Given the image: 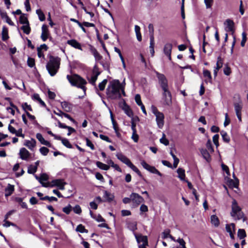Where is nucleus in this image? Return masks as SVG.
<instances>
[{
  "instance_id": "1",
  "label": "nucleus",
  "mask_w": 248,
  "mask_h": 248,
  "mask_svg": "<svg viewBox=\"0 0 248 248\" xmlns=\"http://www.w3.org/2000/svg\"><path fill=\"white\" fill-rule=\"evenodd\" d=\"M124 87L118 80L110 81L107 89V94L111 99H118L121 97V93L125 96Z\"/></svg>"
},
{
  "instance_id": "2",
  "label": "nucleus",
  "mask_w": 248,
  "mask_h": 248,
  "mask_svg": "<svg viewBox=\"0 0 248 248\" xmlns=\"http://www.w3.org/2000/svg\"><path fill=\"white\" fill-rule=\"evenodd\" d=\"M61 59L58 57L50 56L46 64V69L51 76H55L57 73L60 65Z\"/></svg>"
},
{
  "instance_id": "3",
  "label": "nucleus",
  "mask_w": 248,
  "mask_h": 248,
  "mask_svg": "<svg viewBox=\"0 0 248 248\" xmlns=\"http://www.w3.org/2000/svg\"><path fill=\"white\" fill-rule=\"evenodd\" d=\"M232 211L231 216L235 220H240L244 217V214L242 211L241 208L238 205L235 200H233L232 202Z\"/></svg>"
},
{
  "instance_id": "4",
  "label": "nucleus",
  "mask_w": 248,
  "mask_h": 248,
  "mask_svg": "<svg viewBox=\"0 0 248 248\" xmlns=\"http://www.w3.org/2000/svg\"><path fill=\"white\" fill-rule=\"evenodd\" d=\"M67 78L73 86H77L82 89L84 93H85L86 89L84 85L86 84L87 82L84 79L76 75L73 76L67 75Z\"/></svg>"
},
{
  "instance_id": "5",
  "label": "nucleus",
  "mask_w": 248,
  "mask_h": 248,
  "mask_svg": "<svg viewBox=\"0 0 248 248\" xmlns=\"http://www.w3.org/2000/svg\"><path fill=\"white\" fill-rule=\"evenodd\" d=\"M130 199L133 205L136 207L144 202V199L141 196L134 192L131 194Z\"/></svg>"
},
{
  "instance_id": "6",
  "label": "nucleus",
  "mask_w": 248,
  "mask_h": 248,
  "mask_svg": "<svg viewBox=\"0 0 248 248\" xmlns=\"http://www.w3.org/2000/svg\"><path fill=\"white\" fill-rule=\"evenodd\" d=\"M162 100L165 105L169 106L171 104V95L169 88L162 90Z\"/></svg>"
},
{
  "instance_id": "7",
  "label": "nucleus",
  "mask_w": 248,
  "mask_h": 248,
  "mask_svg": "<svg viewBox=\"0 0 248 248\" xmlns=\"http://www.w3.org/2000/svg\"><path fill=\"white\" fill-rule=\"evenodd\" d=\"M155 73L159 81V83L160 84L162 89L163 90L169 88L168 81L165 76L163 74H160L157 72H156Z\"/></svg>"
},
{
  "instance_id": "8",
  "label": "nucleus",
  "mask_w": 248,
  "mask_h": 248,
  "mask_svg": "<svg viewBox=\"0 0 248 248\" xmlns=\"http://www.w3.org/2000/svg\"><path fill=\"white\" fill-rule=\"evenodd\" d=\"M141 165L145 169L150 172L156 174L160 176H162L161 173L155 167L149 165L145 161H141Z\"/></svg>"
},
{
  "instance_id": "9",
  "label": "nucleus",
  "mask_w": 248,
  "mask_h": 248,
  "mask_svg": "<svg viewBox=\"0 0 248 248\" xmlns=\"http://www.w3.org/2000/svg\"><path fill=\"white\" fill-rule=\"evenodd\" d=\"M66 185V183L64 182L62 179H56L51 181L50 187L57 186L60 190L64 189V186Z\"/></svg>"
},
{
  "instance_id": "10",
  "label": "nucleus",
  "mask_w": 248,
  "mask_h": 248,
  "mask_svg": "<svg viewBox=\"0 0 248 248\" xmlns=\"http://www.w3.org/2000/svg\"><path fill=\"white\" fill-rule=\"evenodd\" d=\"M225 229L227 232L229 233L230 236L232 239H234V234L235 232V225L232 223L226 225Z\"/></svg>"
},
{
  "instance_id": "11",
  "label": "nucleus",
  "mask_w": 248,
  "mask_h": 248,
  "mask_svg": "<svg viewBox=\"0 0 248 248\" xmlns=\"http://www.w3.org/2000/svg\"><path fill=\"white\" fill-rule=\"evenodd\" d=\"M225 30L226 32H231L232 33L234 31V22L232 20L228 19L224 22Z\"/></svg>"
},
{
  "instance_id": "12",
  "label": "nucleus",
  "mask_w": 248,
  "mask_h": 248,
  "mask_svg": "<svg viewBox=\"0 0 248 248\" xmlns=\"http://www.w3.org/2000/svg\"><path fill=\"white\" fill-rule=\"evenodd\" d=\"M49 36V33L47 26L46 25H43L42 27V34L41 38L43 41H46Z\"/></svg>"
},
{
  "instance_id": "13",
  "label": "nucleus",
  "mask_w": 248,
  "mask_h": 248,
  "mask_svg": "<svg viewBox=\"0 0 248 248\" xmlns=\"http://www.w3.org/2000/svg\"><path fill=\"white\" fill-rule=\"evenodd\" d=\"M155 117L156 121L158 127L159 128H162L164 125V114L162 112L157 113V115H155Z\"/></svg>"
},
{
  "instance_id": "14",
  "label": "nucleus",
  "mask_w": 248,
  "mask_h": 248,
  "mask_svg": "<svg viewBox=\"0 0 248 248\" xmlns=\"http://www.w3.org/2000/svg\"><path fill=\"white\" fill-rule=\"evenodd\" d=\"M172 46L170 43L165 44L164 47L163 51L164 54L168 57L170 60H171V52Z\"/></svg>"
},
{
  "instance_id": "15",
  "label": "nucleus",
  "mask_w": 248,
  "mask_h": 248,
  "mask_svg": "<svg viewBox=\"0 0 248 248\" xmlns=\"http://www.w3.org/2000/svg\"><path fill=\"white\" fill-rule=\"evenodd\" d=\"M100 73L98 71V69L95 66L93 68V76L91 79L89 80V82L93 85H95V81L97 79L98 76L100 75Z\"/></svg>"
},
{
  "instance_id": "16",
  "label": "nucleus",
  "mask_w": 248,
  "mask_h": 248,
  "mask_svg": "<svg viewBox=\"0 0 248 248\" xmlns=\"http://www.w3.org/2000/svg\"><path fill=\"white\" fill-rule=\"evenodd\" d=\"M19 155L20 158L23 160H27L31 155L29 152L25 148L20 149Z\"/></svg>"
},
{
  "instance_id": "17",
  "label": "nucleus",
  "mask_w": 248,
  "mask_h": 248,
  "mask_svg": "<svg viewBox=\"0 0 248 248\" xmlns=\"http://www.w3.org/2000/svg\"><path fill=\"white\" fill-rule=\"evenodd\" d=\"M116 156L118 159L121 160L124 163L127 165L128 167L131 163L130 160L127 157H126L121 153L117 154Z\"/></svg>"
},
{
  "instance_id": "18",
  "label": "nucleus",
  "mask_w": 248,
  "mask_h": 248,
  "mask_svg": "<svg viewBox=\"0 0 248 248\" xmlns=\"http://www.w3.org/2000/svg\"><path fill=\"white\" fill-rule=\"evenodd\" d=\"M187 185L189 190V192L191 193L194 197L196 201L198 202L199 201V196L197 194L196 189L193 187L191 183L188 181H187Z\"/></svg>"
},
{
  "instance_id": "19",
  "label": "nucleus",
  "mask_w": 248,
  "mask_h": 248,
  "mask_svg": "<svg viewBox=\"0 0 248 248\" xmlns=\"http://www.w3.org/2000/svg\"><path fill=\"white\" fill-rule=\"evenodd\" d=\"M48 176L46 173H43L40 176V183L44 187H49L50 186V183H44L43 181H47Z\"/></svg>"
},
{
  "instance_id": "20",
  "label": "nucleus",
  "mask_w": 248,
  "mask_h": 248,
  "mask_svg": "<svg viewBox=\"0 0 248 248\" xmlns=\"http://www.w3.org/2000/svg\"><path fill=\"white\" fill-rule=\"evenodd\" d=\"M15 190V186L14 185L8 184L7 186L5 189V196L7 197L12 194Z\"/></svg>"
},
{
  "instance_id": "21",
  "label": "nucleus",
  "mask_w": 248,
  "mask_h": 248,
  "mask_svg": "<svg viewBox=\"0 0 248 248\" xmlns=\"http://www.w3.org/2000/svg\"><path fill=\"white\" fill-rule=\"evenodd\" d=\"M67 43L75 48L82 50L80 44L75 39L68 40Z\"/></svg>"
},
{
  "instance_id": "22",
  "label": "nucleus",
  "mask_w": 248,
  "mask_h": 248,
  "mask_svg": "<svg viewBox=\"0 0 248 248\" xmlns=\"http://www.w3.org/2000/svg\"><path fill=\"white\" fill-rule=\"evenodd\" d=\"M36 138L41 143V144L46 145L48 147L51 146V144L47 140H46L40 133H37L36 135Z\"/></svg>"
},
{
  "instance_id": "23",
  "label": "nucleus",
  "mask_w": 248,
  "mask_h": 248,
  "mask_svg": "<svg viewBox=\"0 0 248 248\" xmlns=\"http://www.w3.org/2000/svg\"><path fill=\"white\" fill-rule=\"evenodd\" d=\"M61 106L62 109L66 112H70L72 110V105L67 102L64 101L61 103Z\"/></svg>"
},
{
  "instance_id": "24",
  "label": "nucleus",
  "mask_w": 248,
  "mask_h": 248,
  "mask_svg": "<svg viewBox=\"0 0 248 248\" xmlns=\"http://www.w3.org/2000/svg\"><path fill=\"white\" fill-rule=\"evenodd\" d=\"M201 153L203 157L206 160L207 162H209L211 161V158L210 154L209 152L207 151L206 149H201Z\"/></svg>"
},
{
  "instance_id": "25",
  "label": "nucleus",
  "mask_w": 248,
  "mask_h": 248,
  "mask_svg": "<svg viewBox=\"0 0 248 248\" xmlns=\"http://www.w3.org/2000/svg\"><path fill=\"white\" fill-rule=\"evenodd\" d=\"M135 237L138 243L142 242V244L148 245V240L146 236L138 235L135 234Z\"/></svg>"
},
{
  "instance_id": "26",
  "label": "nucleus",
  "mask_w": 248,
  "mask_h": 248,
  "mask_svg": "<svg viewBox=\"0 0 248 248\" xmlns=\"http://www.w3.org/2000/svg\"><path fill=\"white\" fill-rule=\"evenodd\" d=\"M178 177L183 181H185V170L182 168H178L177 170Z\"/></svg>"
},
{
  "instance_id": "27",
  "label": "nucleus",
  "mask_w": 248,
  "mask_h": 248,
  "mask_svg": "<svg viewBox=\"0 0 248 248\" xmlns=\"http://www.w3.org/2000/svg\"><path fill=\"white\" fill-rule=\"evenodd\" d=\"M36 145V141L34 139L30 140H26L24 143V145L28 147L30 150H32Z\"/></svg>"
},
{
  "instance_id": "28",
  "label": "nucleus",
  "mask_w": 248,
  "mask_h": 248,
  "mask_svg": "<svg viewBox=\"0 0 248 248\" xmlns=\"http://www.w3.org/2000/svg\"><path fill=\"white\" fill-rule=\"evenodd\" d=\"M211 222L212 225L217 227L219 225V221L218 217L216 215H212L211 217Z\"/></svg>"
},
{
  "instance_id": "29",
  "label": "nucleus",
  "mask_w": 248,
  "mask_h": 248,
  "mask_svg": "<svg viewBox=\"0 0 248 248\" xmlns=\"http://www.w3.org/2000/svg\"><path fill=\"white\" fill-rule=\"evenodd\" d=\"M234 110L236 114L241 113L242 105L241 103H235L234 104Z\"/></svg>"
},
{
  "instance_id": "30",
  "label": "nucleus",
  "mask_w": 248,
  "mask_h": 248,
  "mask_svg": "<svg viewBox=\"0 0 248 248\" xmlns=\"http://www.w3.org/2000/svg\"><path fill=\"white\" fill-rule=\"evenodd\" d=\"M96 166L100 169L103 170H108L109 169V166L101 162L97 161L96 163Z\"/></svg>"
},
{
  "instance_id": "31",
  "label": "nucleus",
  "mask_w": 248,
  "mask_h": 248,
  "mask_svg": "<svg viewBox=\"0 0 248 248\" xmlns=\"http://www.w3.org/2000/svg\"><path fill=\"white\" fill-rule=\"evenodd\" d=\"M170 154L171 155L174 160L173 168H176L177 167V165L179 163V159L176 156V155L173 154L172 151H170Z\"/></svg>"
},
{
  "instance_id": "32",
  "label": "nucleus",
  "mask_w": 248,
  "mask_h": 248,
  "mask_svg": "<svg viewBox=\"0 0 248 248\" xmlns=\"http://www.w3.org/2000/svg\"><path fill=\"white\" fill-rule=\"evenodd\" d=\"M203 75H204V77L206 78V79L205 80L206 82H211V81L212 77H211V75L209 71L207 70H204Z\"/></svg>"
},
{
  "instance_id": "33",
  "label": "nucleus",
  "mask_w": 248,
  "mask_h": 248,
  "mask_svg": "<svg viewBox=\"0 0 248 248\" xmlns=\"http://www.w3.org/2000/svg\"><path fill=\"white\" fill-rule=\"evenodd\" d=\"M137 222L136 221L129 222L127 224L128 228L131 231H134L137 230Z\"/></svg>"
},
{
  "instance_id": "34",
  "label": "nucleus",
  "mask_w": 248,
  "mask_h": 248,
  "mask_svg": "<svg viewBox=\"0 0 248 248\" xmlns=\"http://www.w3.org/2000/svg\"><path fill=\"white\" fill-rule=\"evenodd\" d=\"M220 134L222 137L223 140L224 141L228 143L230 140V139L229 136L228 135L226 132L224 131H221L220 132Z\"/></svg>"
},
{
  "instance_id": "35",
  "label": "nucleus",
  "mask_w": 248,
  "mask_h": 248,
  "mask_svg": "<svg viewBox=\"0 0 248 248\" xmlns=\"http://www.w3.org/2000/svg\"><path fill=\"white\" fill-rule=\"evenodd\" d=\"M237 236L240 239L244 238L246 236V233L245 230L239 229L238 230Z\"/></svg>"
},
{
  "instance_id": "36",
  "label": "nucleus",
  "mask_w": 248,
  "mask_h": 248,
  "mask_svg": "<svg viewBox=\"0 0 248 248\" xmlns=\"http://www.w3.org/2000/svg\"><path fill=\"white\" fill-rule=\"evenodd\" d=\"M104 198L108 202H111L113 200L114 196L110 193L107 191H104Z\"/></svg>"
},
{
  "instance_id": "37",
  "label": "nucleus",
  "mask_w": 248,
  "mask_h": 248,
  "mask_svg": "<svg viewBox=\"0 0 248 248\" xmlns=\"http://www.w3.org/2000/svg\"><path fill=\"white\" fill-rule=\"evenodd\" d=\"M21 29L25 33L29 34L31 31V28L30 27L29 23L25 24L24 25L22 26L21 28Z\"/></svg>"
},
{
  "instance_id": "38",
  "label": "nucleus",
  "mask_w": 248,
  "mask_h": 248,
  "mask_svg": "<svg viewBox=\"0 0 248 248\" xmlns=\"http://www.w3.org/2000/svg\"><path fill=\"white\" fill-rule=\"evenodd\" d=\"M36 13L37 14L40 21H43L45 20V16L41 9H37L36 11Z\"/></svg>"
},
{
  "instance_id": "39",
  "label": "nucleus",
  "mask_w": 248,
  "mask_h": 248,
  "mask_svg": "<svg viewBox=\"0 0 248 248\" xmlns=\"http://www.w3.org/2000/svg\"><path fill=\"white\" fill-rule=\"evenodd\" d=\"M92 52L97 60H100L102 59V56L99 54L97 51L94 48H92Z\"/></svg>"
},
{
  "instance_id": "40",
  "label": "nucleus",
  "mask_w": 248,
  "mask_h": 248,
  "mask_svg": "<svg viewBox=\"0 0 248 248\" xmlns=\"http://www.w3.org/2000/svg\"><path fill=\"white\" fill-rule=\"evenodd\" d=\"M37 166L31 165L28 167V172L30 174H34L37 171Z\"/></svg>"
},
{
  "instance_id": "41",
  "label": "nucleus",
  "mask_w": 248,
  "mask_h": 248,
  "mask_svg": "<svg viewBox=\"0 0 248 248\" xmlns=\"http://www.w3.org/2000/svg\"><path fill=\"white\" fill-rule=\"evenodd\" d=\"M8 38V31L5 27H3L2 31V39L3 41L6 40Z\"/></svg>"
},
{
  "instance_id": "42",
  "label": "nucleus",
  "mask_w": 248,
  "mask_h": 248,
  "mask_svg": "<svg viewBox=\"0 0 248 248\" xmlns=\"http://www.w3.org/2000/svg\"><path fill=\"white\" fill-rule=\"evenodd\" d=\"M76 230V231L79 232L81 233H83V232L87 233L88 232L87 230L85 229L84 226H83L82 224L78 225L77 226Z\"/></svg>"
},
{
  "instance_id": "43",
  "label": "nucleus",
  "mask_w": 248,
  "mask_h": 248,
  "mask_svg": "<svg viewBox=\"0 0 248 248\" xmlns=\"http://www.w3.org/2000/svg\"><path fill=\"white\" fill-rule=\"evenodd\" d=\"M32 98L37 100L43 106H46L45 102L41 100L38 94L34 93L32 96Z\"/></svg>"
},
{
  "instance_id": "44",
  "label": "nucleus",
  "mask_w": 248,
  "mask_h": 248,
  "mask_svg": "<svg viewBox=\"0 0 248 248\" xmlns=\"http://www.w3.org/2000/svg\"><path fill=\"white\" fill-rule=\"evenodd\" d=\"M19 22L21 24H26L29 23L28 18L24 15H21L19 18Z\"/></svg>"
},
{
  "instance_id": "45",
  "label": "nucleus",
  "mask_w": 248,
  "mask_h": 248,
  "mask_svg": "<svg viewBox=\"0 0 248 248\" xmlns=\"http://www.w3.org/2000/svg\"><path fill=\"white\" fill-rule=\"evenodd\" d=\"M170 230H166L164 232H162V238L165 239L168 237L170 238L172 240H174L173 237L170 234Z\"/></svg>"
},
{
  "instance_id": "46",
  "label": "nucleus",
  "mask_w": 248,
  "mask_h": 248,
  "mask_svg": "<svg viewBox=\"0 0 248 248\" xmlns=\"http://www.w3.org/2000/svg\"><path fill=\"white\" fill-rule=\"evenodd\" d=\"M160 142L166 146L169 144V141L166 139L165 134H163L162 137L160 139Z\"/></svg>"
},
{
  "instance_id": "47",
  "label": "nucleus",
  "mask_w": 248,
  "mask_h": 248,
  "mask_svg": "<svg viewBox=\"0 0 248 248\" xmlns=\"http://www.w3.org/2000/svg\"><path fill=\"white\" fill-rule=\"evenodd\" d=\"M185 0H182V4L181 7V16L183 20L185 18Z\"/></svg>"
},
{
  "instance_id": "48",
  "label": "nucleus",
  "mask_w": 248,
  "mask_h": 248,
  "mask_svg": "<svg viewBox=\"0 0 248 248\" xmlns=\"http://www.w3.org/2000/svg\"><path fill=\"white\" fill-rule=\"evenodd\" d=\"M62 142L67 148H72V145L70 144V143L69 142V140L67 139H62Z\"/></svg>"
},
{
  "instance_id": "49",
  "label": "nucleus",
  "mask_w": 248,
  "mask_h": 248,
  "mask_svg": "<svg viewBox=\"0 0 248 248\" xmlns=\"http://www.w3.org/2000/svg\"><path fill=\"white\" fill-rule=\"evenodd\" d=\"M217 67H216V68H217V69H219L220 68H221L223 65V60L222 59V58H221V57H218L217 58Z\"/></svg>"
},
{
  "instance_id": "50",
  "label": "nucleus",
  "mask_w": 248,
  "mask_h": 248,
  "mask_svg": "<svg viewBox=\"0 0 248 248\" xmlns=\"http://www.w3.org/2000/svg\"><path fill=\"white\" fill-rule=\"evenodd\" d=\"M107 82V79H104L101 83H99L98 87L100 91H103L105 89Z\"/></svg>"
},
{
  "instance_id": "51",
  "label": "nucleus",
  "mask_w": 248,
  "mask_h": 248,
  "mask_svg": "<svg viewBox=\"0 0 248 248\" xmlns=\"http://www.w3.org/2000/svg\"><path fill=\"white\" fill-rule=\"evenodd\" d=\"M129 167L135 172H136L140 176H141V174L139 169L135 166L132 163Z\"/></svg>"
},
{
  "instance_id": "52",
  "label": "nucleus",
  "mask_w": 248,
  "mask_h": 248,
  "mask_svg": "<svg viewBox=\"0 0 248 248\" xmlns=\"http://www.w3.org/2000/svg\"><path fill=\"white\" fill-rule=\"evenodd\" d=\"M41 200H48L49 202H52L53 201H57V198H56L55 197H49L47 196H46L44 197L41 198Z\"/></svg>"
},
{
  "instance_id": "53",
  "label": "nucleus",
  "mask_w": 248,
  "mask_h": 248,
  "mask_svg": "<svg viewBox=\"0 0 248 248\" xmlns=\"http://www.w3.org/2000/svg\"><path fill=\"white\" fill-rule=\"evenodd\" d=\"M135 101L137 103V105H139V106H140L142 105H143V104L141 101L140 96V94H136L135 95Z\"/></svg>"
},
{
  "instance_id": "54",
  "label": "nucleus",
  "mask_w": 248,
  "mask_h": 248,
  "mask_svg": "<svg viewBox=\"0 0 248 248\" xmlns=\"http://www.w3.org/2000/svg\"><path fill=\"white\" fill-rule=\"evenodd\" d=\"M218 139L219 135L218 134L214 135L213 137V141L217 147L219 146Z\"/></svg>"
},
{
  "instance_id": "55",
  "label": "nucleus",
  "mask_w": 248,
  "mask_h": 248,
  "mask_svg": "<svg viewBox=\"0 0 248 248\" xmlns=\"http://www.w3.org/2000/svg\"><path fill=\"white\" fill-rule=\"evenodd\" d=\"M28 65L30 67H32L35 65V61L33 58H29L27 61Z\"/></svg>"
},
{
  "instance_id": "56",
  "label": "nucleus",
  "mask_w": 248,
  "mask_h": 248,
  "mask_svg": "<svg viewBox=\"0 0 248 248\" xmlns=\"http://www.w3.org/2000/svg\"><path fill=\"white\" fill-rule=\"evenodd\" d=\"M204 1L207 9L211 8L213 3V0H204Z\"/></svg>"
},
{
  "instance_id": "57",
  "label": "nucleus",
  "mask_w": 248,
  "mask_h": 248,
  "mask_svg": "<svg viewBox=\"0 0 248 248\" xmlns=\"http://www.w3.org/2000/svg\"><path fill=\"white\" fill-rule=\"evenodd\" d=\"M206 147L210 153L214 152V149L212 147L211 142L210 140H208L206 143Z\"/></svg>"
},
{
  "instance_id": "58",
  "label": "nucleus",
  "mask_w": 248,
  "mask_h": 248,
  "mask_svg": "<svg viewBox=\"0 0 248 248\" xmlns=\"http://www.w3.org/2000/svg\"><path fill=\"white\" fill-rule=\"evenodd\" d=\"M242 40L241 42V45L242 46H244L247 41V35L245 32H243L242 34Z\"/></svg>"
},
{
  "instance_id": "59",
  "label": "nucleus",
  "mask_w": 248,
  "mask_h": 248,
  "mask_svg": "<svg viewBox=\"0 0 248 248\" xmlns=\"http://www.w3.org/2000/svg\"><path fill=\"white\" fill-rule=\"evenodd\" d=\"M40 153L44 155H46L49 152V150L45 147H42L40 149Z\"/></svg>"
},
{
  "instance_id": "60",
  "label": "nucleus",
  "mask_w": 248,
  "mask_h": 248,
  "mask_svg": "<svg viewBox=\"0 0 248 248\" xmlns=\"http://www.w3.org/2000/svg\"><path fill=\"white\" fill-rule=\"evenodd\" d=\"M72 210V206L68 205L67 206L63 208L62 211L66 214H69Z\"/></svg>"
},
{
  "instance_id": "61",
  "label": "nucleus",
  "mask_w": 248,
  "mask_h": 248,
  "mask_svg": "<svg viewBox=\"0 0 248 248\" xmlns=\"http://www.w3.org/2000/svg\"><path fill=\"white\" fill-rule=\"evenodd\" d=\"M22 107L24 110L26 111L28 110L29 111H32V108L31 105H28L27 103H24L22 105Z\"/></svg>"
},
{
  "instance_id": "62",
  "label": "nucleus",
  "mask_w": 248,
  "mask_h": 248,
  "mask_svg": "<svg viewBox=\"0 0 248 248\" xmlns=\"http://www.w3.org/2000/svg\"><path fill=\"white\" fill-rule=\"evenodd\" d=\"M74 212L77 214H80L81 213V209L79 205H76L73 209Z\"/></svg>"
},
{
  "instance_id": "63",
  "label": "nucleus",
  "mask_w": 248,
  "mask_h": 248,
  "mask_svg": "<svg viewBox=\"0 0 248 248\" xmlns=\"http://www.w3.org/2000/svg\"><path fill=\"white\" fill-rule=\"evenodd\" d=\"M132 131H133V133H132V139L135 142H137L139 140V136L136 133V130Z\"/></svg>"
},
{
  "instance_id": "64",
  "label": "nucleus",
  "mask_w": 248,
  "mask_h": 248,
  "mask_svg": "<svg viewBox=\"0 0 248 248\" xmlns=\"http://www.w3.org/2000/svg\"><path fill=\"white\" fill-rule=\"evenodd\" d=\"M177 241L180 244V246L177 248H186L185 247V242L183 239L179 238Z\"/></svg>"
}]
</instances>
